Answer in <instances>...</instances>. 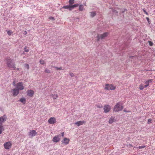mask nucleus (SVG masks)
I'll list each match as a JSON object with an SVG mask.
<instances>
[{
  "label": "nucleus",
  "instance_id": "obj_9",
  "mask_svg": "<svg viewBox=\"0 0 155 155\" xmlns=\"http://www.w3.org/2000/svg\"><path fill=\"white\" fill-rule=\"evenodd\" d=\"M37 133L35 130H31L28 133V135L30 137H32L37 135Z\"/></svg>",
  "mask_w": 155,
  "mask_h": 155
},
{
  "label": "nucleus",
  "instance_id": "obj_33",
  "mask_svg": "<svg viewBox=\"0 0 155 155\" xmlns=\"http://www.w3.org/2000/svg\"><path fill=\"white\" fill-rule=\"evenodd\" d=\"M55 68H56V70H61L62 69V67H61L59 68L56 67Z\"/></svg>",
  "mask_w": 155,
  "mask_h": 155
},
{
  "label": "nucleus",
  "instance_id": "obj_6",
  "mask_svg": "<svg viewBox=\"0 0 155 155\" xmlns=\"http://www.w3.org/2000/svg\"><path fill=\"white\" fill-rule=\"evenodd\" d=\"M104 112L105 113H107L110 112L111 109V107L108 104L105 105L104 106L103 108Z\"/></svg>",
  "mask_w": 155,
  "mask_h": 155
},
{
  "label": "nucleus",
  "instance_id": "obj_12",
  "mask_svg": "<svg viewBox=\"0 0 155 155\" xmlns=\"http://www.w3.org/2000/svg\"><path fill=\"white\" fill-rule=\"evenodd\" d=\"M86 122L84 120L79 121H77L74 123L75 125H77L78 126L83 125V124L85 123Z\"/></svg>",
  "mask_w": 155,
  "mask_h": 155
},
{
  "label": "nucleus",
  "instance_id": "obj_34",
  "mask_svg": "<svg viewBox=\"0 0 155 155\" xmlns=\"http://www.w3.org/2000/svg\"><path fill=\"white\" fill-rule=\"evenodd\" d=\"M145 147H146L145 146L143 145V146H140L139 147H138V148L139 149H140L145 148Z\"/></svg>",
  "mask_w": 155,
  "mask_h": 155
},
{
  "label": "nucleus",
  "instance_id": "obj_44",
  "mask_svg": "<svg viewBox=\"0 0 155 155\" xmlns=\"http://www.w3.org/2000/svg\"><path fill=\"white\" fill-rule=\"evenodd\" d=\"M25 34H26L27 33V32L26 31H25Z\"/></svg>",
  "mask_w": 155,
  "mask_h": 155
},
{
  "label": "nucleus",
  "instance_id": "obj_11",
  "mask_svg": "<svg viewBox=\"0 0 155 155\" xmlns=\"http://www.w3.org/2000/svg\"><path fill=\"white\" fill-rule=\"evenodd\" d=\"M27 95L28 96L32 97L34 94V91L32 90H28L27 91Z\"/></svg>",
  "mask_w": 155,
  "mask_h": 155
},
{
  "label": "nucleus",
  "instance_id": "obj_3",
  "mask_svg": "<svg viewBox=\"0 0 155 155\" xmlns=\"http://www.w3.org/2000/svg\"><path fill=\"white\" fill-rule=\"evenodd\" d=\"M108 34L109 33L108 32H106L100 35H98L97 36V41H99L100 39L102 40L104 39L108 35Z\"/></svg>",
  "mask_w": 155,
  "mask_h": 155
},
{
  "label": "nucleus",
  "instance_id": "obj_39",
  "mask_svg": "<svg viewBox=\"0 0 155 155\" xmlns=\"http://www.w3.org/2000/svg\"><path fill=\"white\" fill-rule=\"evenodd\" d=\"M49 18L50 19H52L53 20H54V17H49Z\"/></svg>",
  "mask_w": 155,
  "mask_h": 155
},
{
  "label": "nucleus",
  "instance_id": "obj_16",
  "mask_svg": "<svg viewBox=\"0 0 155 155\" xmlns=\"http://www.w3.org/2000/svg\"><path fill=\"white\" fill-rule=\"evenodd\" d=\"M115 120V117L114 116H111L109 119L108 122L110 124H112Z\"/></svg>",
  "mask_w": 155,
  "mask_h": 155
},
{
  "label": "nucleus",
  "instance_id": "obj_40",
  "mask_svg": "<svg viewBox=\"0 0 155 155\" xmlns=\"http://www.w3.org/2000/svg\"><path fill=\"white\" fill-rule=\"evenodd\" d=\"M153 81V80L152 79H150L149 80H148L147 81L149 82V83H150L151 82H152V81Z\"/></svg>",
  "mask_w": 155,
  "mask_h": 155
},
{
  "label": "nucleus",
  "instance_id": "obj_43",
  "mask_svg": "<svg viewBox=\"0 0 155 155\" xmlns=\"http://www.w3.org/2000/svg\"><path fill=\"white\" fill-rule=\"evenodd\" d=\"M13 85L14 86H15V82H13Z\"/></svg>",
  "mask_w": 155,
  "mask_h": 155
},
{
  "label": "nucleus",
  "instance_id": "obj_22",
  "mask_svg": "<svg viewBox=\"0 0 155 155\" xmlns=\"http://www.w3.org/2000/svg\"><path fill=\"white\" fill-rule=\"evenodd\" d=\"M62 8H65V9H69V10L70 11V5H67L66 6H64Z\"/></svg>",
  "mask_w": 155,
  "mask_h": 155
},
{
  "label": "nucleus",
  "instance_id": "obj_4",
  "mask_svg": "<svg viewBox=\"0 0 155 155\" xmlns=\"http://www.w3.org/2000/svg\"><path fill=\"white\" fill-rule=\"evenodd\" d=\"M116 88V87L112 84H106L105 85V89L107 90H114Z\"/></svg>",
  "mask_w": 155,
  "mask_h": 155
},
{
  "label": "nucleus",
  "instance_id": "obj_13",
  "mask_svg": "<svg viewBox=\"0 0 155 155\" xmlns=\"http://www.w3.org/2000/svg\"><path fill=\"white\" fill-rule=\"evenodd\" d=\"M19 93V90L17 88H15L13 90V96H17Z\"/></svg>",
  "mask_w": 155,
  "mask_h": 155
},
{
  "label": "nucleus",
  "instance_id": "obj_5",
  "mask_svg": "<svg viewBox=\"0 0 155 155\" xmlns=\"http://www.w3.org/2000/svg\"><path fill=\"white\" fill-rule=\"evenodd\" d=\"M16 88L18 90H22L24 89L25 87L23 86L22 82H21L18 83L16 85Z\"/></svg>",
  "mask_w": 155,
  "mask_h": 155
},
{
  "label": "nucleus",
  "instance_id": "obj_35",
  "mask_svg": "<svg viewBox=\"0 0 155 155\" xmlns=\"http://www.w3.org/2000/svg\"><path fill=\"white\" fill-rule=\"evenodd\" d=\"M148 42L150 46H152L153 45V43L151 41H148Z\"/></svg>",
  "mask_w": 155,
  "mask_h": 155
},
{
  "label": "nucleus",
  "instance_id": "obj_8",
  "mask_svg": "<svg viewBox=\"0 0 155 155\" xmlns=\"http://www.w3.org/2000/svg\"><path fill=\"white\" fill-rule=\"evenodd\" d=\"M56 120L54 117H51L48 120V122L50 124H54L56 122Z\"/></svg>",
  "mask_w": 155,
  "mask_h": 155
},
{
  "label": "nucleus",
  "instance_id": "obj_31",
  "mask_svg": "<svg viewBox=\"0 0 155 155\" xmlns=\"http://www.w3.org/2000/svg\"><path fill=\"white\" fill-rule=\"evenodd\" d=\"M152 119H149L148 120V121H147V123L148 124H151L152 122Z\"/></svg>",
  "mask_w": 155,
  "mask_h": 155
},
{
  "label": "nucleus",
  "instance_id": "obj_41",
  "mask_svg": "<svg viewBox=\"0 0 155 155\" xmlns=\"http://www.w3.org/2000/svg\"><path fill=\"white\" fill-rule=\"evenodd\" d=\"M61 136L62 137H63L64 136V132L62 133L61 134Z\"/></svg>",
  "mask_w": 155,
  "mask_h": 155
},
{
  "label": "nucleus",
  "instance_id": "obj_30",
  "mask_svg": "<svg viewBox=\"0 0 155 155\" xmlns=\"http://www.w3.org/2000/svg\"><path fill=\"white\" fill-rule=\"evenodd\" d=\"M144 88V87L142 84H140L139 86V89L141 90H143Z\"/></svg>",
  "mask_w": 155,
  "mask_h": 155
},
{
  "label": "nucleus",
  "instance_id": "obj_15",
  "mask_svg": "<svg viewBox=\"0 0 155 155\" xmlns=\"http://www.w3.org/2000/svg\"><path fill=\"white\" fill-rule=\"evenodd\" d=\"M60 140V139L58 136H55L53 137L52 141L54 142L57 143L59 142Z\"/></svg>",
  "mask_w": 155,
  "mask_h": 155
},
{
  "label": "nucleus",
  "instance_id": "obj_24",
  "mask_svg": "<svg viewBox=\"0 0 155 155\" xmlns=\"http://www.w3.org/2000/svg\"><path fill=\"white\" fill-rule=\"evenodd\" d=\"M45 72L47 73H51L50 70L47 68H46L45 69Z\"/></svg>",
  "mask_w": 155,
  "mask_h": 155
},
{
  "label": "nucleus",
  "instance_id": "obj_28",
  "mask_svg": "<svg viewBox=\"0 0 155 155\" xmlns=\"http://www.w3.org/2000/svg\"><path fill=\"white\" fill-rule=\"evenodd\" d=\"M145 84H146L144 85V87H146L149 85V83L147 81L145 82Z\"/></svg>",
  "mask_w": 155,
  "mask_h": 155
},
{
  "label": "nucleus",
  "instance_id": "obj_29",
  "mask_svg": "<svg viewBox=\"0 0 155 155\" xmlns=\"http://www.w3.org/2000/svg\"><path fill=\"white\" fill-rule=\"evenodd\" d=\"M12 33L13 32L11 30L8 31H7V34L9 36L11 35Z\"/></svg>",
  "mask_w": 155,
  "mask_h": 155
},
{
  "label": "nucleus",
  "instance_id": "obj_7",
  "mask_svg": "<svg viewBox=\"0 0 155 155\" xmlns=\"http://www.w3.org/2000/svg\"><path fill=\"white\" fill-rule=\"evenodd\" d=\"M12 146V144L10 141L6 142L4 144L5 148L7 150L10 149L11 148Z\"/></svg>",
  "mask_w": 155,
  "mask_h": 155
},
{
  "label": "nucleus",
  "instance_id": "obj_45",
  "mask_svg": "<svg viewBox=\"0 0 155 155\" xmlns=\"http://www.w3.org/2000/svg\"><path fill=\"white\" fill-rule=\"evenodd\" d=\"M124 111L125 112H129V111H125V110H124Z\"/></svg>",
  "mask_w": 155,
  "mask_h": 155
},
{
  "label": "nucleus",
  "instance_id": "obj_23",
  "mask_svg": "<svg viewBox=\"0 0 155 155\" xmlns=\"http://www.w3.org/2000/svg\"><path fill=\"white\" fill-rule=\"evenodd\" d=\"M74 3V0H69V3L70 5H72Z\"/></svg>",
  "mask_w": 155,
  "mask_h": 155
},
{
  "label": "nucleus",
  "instance_id": "obj_26",
  "mask_svg": "<svg viewBox=\"0 0 155 155\" xmlns=\"http://www.w3.org/2000/svg\"><path fill=\"white\" fill-rule=\"evenodd\" d=\"M96 15V13L94 12H91V17H93L94 16Z\"/></svg>",
  "mask_w": 155,
  "mask_h": 155
},
{
  "label": "nucleus",
  "instance_id": "obj_19",
  "mask_svg": "<svg viewBox=\"0 0 155 155\" xmlns=\"http://www.w3.org/2000/svg\"><path fill=\"white\" fill-rule=\"evenodd\" d=\"M78 4H74L73 5H70V11H71L72 10V9L73 8H74L77 7L78 6Z\"/></svg>",
  "mask_w": 155,
  "mask_h": 155
},
{
  "label": "nucleus",
  "instance_id": "obj_36",
  "mask_svg": "<svg viewBox=\"0 0 155 155\" xmlns=\"http://www.w3.org/2000/svg\"><path fill=\"white\" fill-rule=\"evenodd\" d=\"M29 51V50L28 49H27V48L25 47V51L26 52H28Z\"/></svg>",
  "mask_w": 155,
  "mask_h": 155
},
{
  "label": "nucleus",
  "instance_id": "obj_20",
  "mask_svg": "<svg viewBox=\"0 0 155 155\" xmlns=\"http://www.w3.org/2000/svg\"><path fill=\"white\" fill-rule=\"evenodd\" d=\"M84 10V7L82 5H79V10L80 11H82Z\"/></svg>",
  "mask_w": 155,
  "mask_h": 155
},
{
  "label": "nucleus",
  "instance_id": "obj_37",
  "mask_svg": "<svg viewBox=\"0 0 155 155\" xmlns=\"http://www.w3.org/2000/svg\"><path fill=\"white\" fill-rule=\"evenodd\" d=\"M143 12L145 13L146 15H148V13L145 10L143 9Z\"/></svg>",
  "mask_w": 155,
  "mask_h": 155
},
{
  "label": "nucleus",
  "instance_id": "obj_32",
  "mask_svg": "<svg viewBox=\"0 0 155 155\" xmlns=\"http://www.w3.org/2000/svg\"><path fill=\"white\" fill-rule=\"evenodd\" d=\"M97 107H98V108H102V105H101V104H98L97 105Z\"/></svg>",
  "mask_w": 155,
  "mask_h": 155
},
{
  "label": "nucleus",
  "instance_id": "obj_14",
  "mask_svg": "<svg viewBox=\"0 0 155 155\" xmlns=\"http://www.w3.org/2000/svg\"><path fill=\"white\" fill-rule=\"evenodd\" d=\"M69 141L70 140L69 139L64 137L63 140L62 141V142L63 143H64L65 145H67L69 143Z\"/></svg>",
  "mask_w": 155,
  "mask_h": 155
},
{
  "label": "nucleus",
  "instance_id": "obj_18",
  "mask_svg": "<svg viewBox=\"0 0 155 155\" xmlns=\"http://www.w3.org/2000/svg\"><path fill=\"white\" fill-rule=\"evenodd\" d=\"M19 101L22 103L23 104H25L26 102L25 98L24 97H22L21 98Z\"/></svg>",
  "mask_w": 155,
  "mask_h": 155
},
{
  "label": "nucleus",
  "instance_id": "obj_10",
  "mask_svg": "<svg viewBox=\"0 0 155 155\" xmlns=\"http://www.w3.org/2000/svg\"><path fill=\"white\" fill-rule=\"evenodd\" d=\"M7 117L5 115H4L3 116L0 117V124L2 125V123L6 120Z\"/></svg>",
  "mask_w": 155,
  "mask_h": 155
},
{
  "label": "nucleus",
  "instance_id": "obj_27",
  "mask_svg": "<svg viewBox=\"0 0 155 155\" xmlns=\"http://www.w3.org/2000/svg\"><path fill=\"white\" fill-rule=\"evenodd\" d=\"M25 67L28 70L29 68V64H25Z\"/></svg>",
  "mask_w": 155,
  "mask_h": 155
},
{
  "label": "nucleus",
  "instance_id": "obj_21",
  "mask_svg": "<svg viewBox=\"0 0 155 155\" xmlns=\"http://www.w3.org/2000/svg\"><path fill=\"white\" fill-rule=\"evenodd\" d=\"M4 130V128L2 125L0 124V134H1Z\"/></svg>",
  "mask_w": 155,
  "mask_h": 155
},
{
  "label": "nucleus",
  "instance_id": "obj_17",
  "mask_svg": "<svg viewBox=\"0 0 155 155\" xmlns=\"http://www.w3.org/2000/svg\"><path fill=\"white\" fill-rule=\"evenodd\" d=\"M50 96L51 97L53 98V99L54 100H55L58 97V95L57 94H50Z\"/></svg>",
  "mask_w": 155,
  "mask_h": 155
},
{
  "label": "nucleus",
  "instance_id": "obj_2",
  "mask_svg": "<svg viewBox=\"0 0 155 155\" xmlns=\"http://www.w3.org/2000/svg\"><path fill=\"white\" fill-rule=\"evenodd\" d=\"M123 108V107L121 105V103L118 102L115 106L114 110L115 112H118L122 110Z\"/></svg>",
  "mask_w": 155,
  "mask_h": 155
},
{
  "label": "nucleus",
  "instance_id": "obj_38",
  "mask_svg": "<svg viewBox=\"0 0 155 155\" xmlns=\"http://www.w3.org/2000/svg\"><path fill=\"white\" fill-rule=\"evenodd\" d=\"M70 75L71 76V77H73L74 76V74L72 73H70Z\"/></svg>",
  "mask_w": 155,
  "mask_h": 155
},
{
  "label": "nucleus",
  "instance_id": "obj_25",
  "mask_svg": "<svg viewBox=\"0 0 155 155\" xmlns=\"http://www.w3.org/2000/svg\"><path fill=\"white\" fill-rule=\"evenodd\" d=\"M39 62L41 64H44L45 63V62L44 60L41 59L40 60Z\"/></svg>",
  "mask_w": 155,
  "mask_h": 155
},
{
  "label": "nucleus",
  "instance_id": "obj_1",
  "mask_svg": "<svg viewBox=\"0 0 155 155\" xmlns=\"http://www.w3.org/2000/svg\"><path fill=\"white\" fill-rule=\"evenodd\" d=\"M7 64L8 67L11 68L15 69V64L13 62V60L9 58L6 59Z\"/></svg>",
  "mask_w": 155,
  "mask_h": 155
},
{
  "label": "nucleus",
  "instance_id": "obj_42",
  "mask_svg": "<svg viewBox=\"0 0 155 155\" xmlns=\"http://www.w3.org/2000/svg\"><path fill=\"white\" fill-rule=\"evenodd\" d=\"M146 19L148 21H149V18L148 17L146 18Z\"/></svg>",
  "mask_w": 155,
  "mask_h": 155
}]
</instances>
